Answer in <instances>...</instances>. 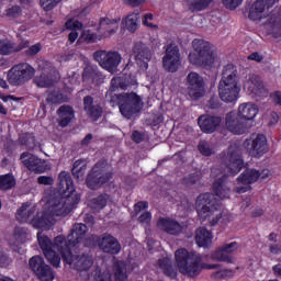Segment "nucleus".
Instances as JSON below:
<instances>
[{
	"instance_id": "obj_1",
	"label": "nucleus",
	"mask_w": 281,
	"mask_h": 281,
	"mask_svg": "<svg viewBox=\"0 0 281 281\" xmlns=\"http://www.w3.org/2000/svg\"><path fill=\"white\" fill-rule=\"evenodd\" d=\"M58 190L59 193L47 202L48 213L53 216H67L74 205L80 201V196L75 193L74 180H71L69 172L61 171L59 173Z\"/></svg>"
},
{
	"instance_id": "obj_2",
	"label": "nucleus",
	"mask_w": 281,
	"mask_h": 281,
	"mask_svg": "<svg viewBox=\"0 0 281 281\" xmlns=\"http://www.w3.org/2000/svg\"><path fill=\"white\" fill-rule=\"evenodd\" d=\"M224 161L226 164V170L221 172V169H212V177L216 179L213 183V190L218 199H229L232 192L227 184H225V175H238L243 170V158H240V147L233 144L228 147L226 154H224Z\"/></svg>"
},
{
	"instance_id": "obj_3",
	"label": "nucleus",
	"mask_w": 281,
	"mask_h": 281,
	"mask_svg": "<svg viewBox=\"0 0 281 281\" xmlns=\"http://www.w3.org/2000/svg\"><path fill=\"white\" fill-rule=\"evenodd\" d=\"M37 243L47 262L57 269L60 267V256L64 262H67L71 255V247H75L69 244V236L65 238L63 235H58L54 238V241H52L47 235L38 233Z\"/></svg>"
},
{
	"instance_id": "obj_4",
	"label": "nucleus",
	"mask_w": 281,
	"mask_h": 281,
	"mask_svg": "<svg viewBox=\"0 0 281 281\" xmlns=\"http://www.w3.org/2000/svg\"><path fill=\"white\" fill-rule=\"evenodd\" d=\"M178 270L183 276L194 278L203 271V269H216L218 265H210L203 262V256L199 252L188 251L186 248H180L175 252Z\"/></svg>"
},
{
	"instance_id": "obj_5",
	"label": "nucleus",
	"mask_w": 281,
	"mask_h": 281,
	"mask_svg": "<svg viewBox=\"0 0 281 281\" xmlns=\"http://www.w3.org/2000/svg\"><path fill=\"white\" fill-rule=\"evenodd\" d=\"M258 115V108L254 103H241L238 113L231 112L226 115V128L234 135H243L251 128L250 122Z\"/></svg>"
},
{
	"instance_id": "obj_6",
	"label": "nucleus",
	"mask_w": 281,
	"mask_h": 281,
	"mask_svg": "<svg viewBox=\"0 0 281 281\" xmlns=\"http://www.w3.org/2000/svg\"><path fill=\"white\" fill-rule=\"evenodd\" d=\"M194 52L189 55V61L195 67H204V69H213L218 65V54L216 48L210 42L204 40L193 41Z\"/></svg>"
},
{
	"instance_id": "obj_7",
	"label": "nucleus",
	"mask_w": 281,
	"mask_h": 281,
	"mask_svg": "<svg viewBox=\"0 0 281 281\" xmlns=\"http://www.w3.org/2000/svg\"><path fill=\"white\" fill-rule=\"evenodd\" d=\"M238 70L233 64H227L222 70V79L218 83V95L222 102H236L240 93L237 80Z\"/></svg>"
},
{
	"instance_id": "obj_8",
	"label": "nucleus",
	"mask_w": 281,
	"mask_h": 281,
	"mask_svg": "<svg viewBox=\"0 0 281 281\" xmlns=\"http://www.w3.org/2000/svg\"><path fill=\"white\" fill-rule=\"evenodd\" d=\"M195 210L200 221H209L211 225H216L223 218L221 203L212 193H202L195 200Z\"/></svg>"
},
{
	"instance_id": "obj_9",
	"label": "nucleus",
	"mask_w": 281,
	"mask_h": 281,
	"mask_svg": "<svg viewBox=\"0 0 281 281\" xmlns=\"http://www.w3.org/2000/svg\"><path fill=\"white\" fill-rule=\"evenodd\" d=\"M110 168L111 167L109 166V164H106V161L97 162L87 178L88 188H90L91 190H98L99 188H102L104 183L110 181L111 177H113Z\"/></svg>"
},
{
	"instance_id": "obj_10",
	"label": "nucleus",
	"mask_w": 281,
	"mask_h": 281,
	"mask_svg": "<svg viewBox=\"0 0 281 281\" xmlns=\"http://www.w3.org/2000/svg\"><path fill=\"white\" fill-rule=\"evenodd\" d=\"M142 106H144L142 98L135 92L119 95V109L123 117H132Z\"/></svg>"
},
{
	"instance_id": "obj_11",
	"label": "nucleus",
	"mask_w": 281,
	"mask_h": 281,
	"mask_svg": "<svg viewBox=\"0 0 281 281\" xmlns=\"http://www.w3.org/2000/svg\"><path fill=\"white\" fill-rule=\"evenodd\" d=\"M34 77V69L29 64H19L13 66L8 72V82L13 87H19L32 80Z\"/></svg>"
},
{
	"instance_id": "obj_12",
	"label": "nucleus",
	"mask_w": 281,
	"mask_h": 281,
	"mask_svg": "<svg viewBox=\"0 0 281 281\" xmlns=\"http://www.w3.org/2000/svg\"><path fill=\"white\" fill-rule=\"evenodd\" d=\"M93 58L102 69H105L110 74H115L117 67H120V63H122V55L117 52L97 50L93 54Z\"/></svg>"
},
{
	"instance_id": "obj_13",
	"label": "nucleus",
	"mask_w": 281,
	"mask_h": 281,
	"mask_svg": "<svg viewBox=\"0 0 281 281\" xmlns=\"http://www.w3.org/2000/svg\"><path fill=\"white\" fill-rule=\"evenodd\" d=\"M162 66L166 71L175 74L181 67V53L179 46L170 44L166 48V53L162 57Z\"/></svg>"
},
{
	"instance_id": "obj_14",
	"label": "nucleus",
	"mask_w": 281,
	"mask_h": 281,
	"mask_svg": "<svg viewBox=\"0 0 281 281\" xmlns=\"http://www.w3.org/2000/svg\"><path fill=\"white\" fill-rule=\"evenodd\" d=\"M30 268L41 281H54V270L49 265L45 263V259L41 256H34L29 261Z\"/></svg>"
},
{
	"instance_id": "obj_15",
	"label": "nucleus",
	"mask_w": 281,
	"mask_h": 281,
	"mask_svg": "<svg viewBox=\"0 0 281 281\" xmlns=\"http://www.w3.org/2000/svg\"><path fill=\"white\" fill-rule=\"evenodd\" d=\"M187 89L188 94L192 100L203 98V95H205V81H203V77H201L198 72H190L187 76Z\"/></svg>"
},
{
	"instance_id": "obj_16",
	"label": "nucleus",
	"mask_w": 281,
	"mask_h": 281,
	"mask_svg": "<svg viewBox=\"0 0 281 281\" xmlns=\"http://www.w3.org/2000/svg\"><path fill=\"white\" fill-rule=\"evenodd\" d=\"M278 3V0H257L249 11V19L251 21H262L271 14V9Z\"/></svg>"
},
{
	"instance_id": "obj_17",
	"label": "nucleus",
	"mask_w": 281,
	"mask_h": 281,
	"mask_svg": "<svg viewBox=\"0 0 281 281\" xmlns=\"http://www.w3.org/2000/svg\"><path fill=\"white\" fill-rule=\"evenodd\" d=\"M244 146L252 157H262L267 153V136L262 134H252L245 143Z\"/></svg>"
},
{
	"instance_id": "obj_18",
	"label": "nucleus",
	"mask_w": 281,
	"mask_h": 281,
	"mask_svg": "<svg viewBox=\"0 0 281 281\" xmlns=\"http://www.w3.org/2000/svg\"><path fill=\"white\" fill-rule=\"evenodd\" d=\"M20 159L23 166H25L27 170L34 172L35 175H43V172L47 170V162L34 154L25 151L21 154Z\"/></svg>"
},
{
	"instance_id": "obj_19",
	"label": "nucleus",
	"mask_w": 281,
	"mask_h": 281,
	"mask_svg": "<svg viewBox=\"0 0 281 281\" xmlns=\"http://www.w3.org/2000/svg\"><path fill=\"white\" fill-rule=\"evenodd\" d=\"M66 263L77 271H89L93 267V256L90 252H82L76 256L71 254Z\"/></svg>"
},
{
	"instance_id": "obj_20",
	"label": "nucleus",
	"mask_w": 281,
	"mask_h": 281,
	"mask_svg": "<svg viewBox=\"0 0 281 281\" xmlns=\"http://www.w3.org/2000/svg\"><path fill=\"white\" fill-rule=\"evenodd\" d=\"M133 56L136 65H138L140 69H148V63H150V58H153V53L146 44L137 42L133 47Z\"/></svg>"
},
{
	"instance_id": "obj_21",
	"label": "nucleus",
	"mask_w": 281,
	"mask_h": 281,
	"mask_svg": "<svg viewBox=\"0 0 281 281\" xmlns=\"http://www.w3.org/2000/svg\"><path fill=\"white\" fill-rule=\"evenodd\" d=\"M258 179H260V171L256 170V169H246L238 178H237V183L240 186H245V187H237L235 189V192H237V194H243L245 192H247V190H250L251 183H256V181H258Z\"/></svg>"
},
{
	"instance_id": "obj_22",
	"label": "nucleus",
	"mask_w": 281,
	"mask_h": 281,
	"mask_svg": "<svg viewBox=\"0 0 281 281\" xmlns=\"http://www.w3.org/2000/svg\"><path fill=\"white\" fill-rule=\"evenodd\" d=\"M31 225L35 227V229H52L54 226V216H52L49 212H38L31 221Z\"/></svg>"
},
{
	"instance_id": "obj_23",
	"label": "nucleus",
	"mask_w": 281,
	"mask_h": 281,
	"mask_svg": "<svg viewBox=\"0 0 281 281\" xmlns=\"http://www.w3.org/2000/svg\"><path fill=\"white\" fill-rule=\"evenodd\" d=\"M221 122H223V119L210 114L202 115L198 120L199 126L203 133H214L217 126H221Z\"/></svg>"
},
{
	"instance_id": "obj_24",
	"label": "nucleus",
	"mask_w": 281,
	"mask_h": 281,
	"mask_svg": "<svg viewBox=\"0 0 281 281\" xmlns=\"http://www.w3.org/2000/svg\"><path fill=\"white\" fill-rule=\"evenodd\" d=\"M157 227L161 229V232H166L167 234H171L172 236H177L183 232V226L179 224V222L171 218H159L157 223Z\"/></svg>"
},
{
	"instance_id": "obj_25",
	"label": "nucleus",
	"mask_w": 281,
	"mask_h": 281,
	"mask_svg": "<svg viewBox=\"0 0 281 281\" xmlns=\"http://www.w3.org/2000/svg\"><path fill=\"white\" fill-rule=\"evenodd\" d=\"M36 213V205L32 203H24L16 211L15 217L19 223H30L34 220V214Z\"/></svg>"
},
{
	"instance_id": "obj_26",
	"label": "nucleus",
	"mask_w": 281,
	"mask_h": 281,
	"mask_svg": "<svg viewBox=\"0 0 281 281\" xmlns=\"http://www.w3.org/2000/svg\"><path fill=\"white\" fill-rule=\"evenodd\" d=\"M99 247L105 254H113V255L117 254L122 249L117 239H115V237L111 235H104L99 241Z\"/></svg>"
},
{
	"instance_id": "obj_27",
	"label": "nucleus",
	"mask_w": 281,
	"mask_h": 281,
	"mask_svg": "<svg viewBox=\"0 0 281 281\" xmlns=\"http://www.w3.org/2000/svg\"><path fill=\"white\" fill-rule=\"evenodd\" d=\"M245 91L248 93H252L254 95H258L259 98H266L267 89L262 82L258 81L255 77H249L244 83Z\"/></svg>"
},
{
	"instance_id": "obj_28",
	"label": "nucleus",
	"mask_w": 281,
	"mask_h": 281,
	"mask_svg": "<svg viewBox=\"0 0 281 281\" xmlns=\"http://www.w3.org/2000/svg\"><path fill=\"white\" fill-rule=\"evenodd\" d=\"M30 45V42L24 41L19 46H15L14 43L10 40H0V55L1 56H10V54H14V52H21V49H25Z\"/></svg>"
},
{
	"instance_id": "obj_29",
	"label": "nucleus",
	"mask_w": 281,
	"mask_h": 281,
	"mask_svg": "<svg viewBox=\"0 0 281 281\" xmlns=\"http://www.w3.org/2000/svg\"><path fill=\"white\" fill-rule=\"evenodd\" d=\"M87 225L80 223L76 224L71 233L68 235V243L71 247H76V245L82 243V238H85V235L87 234Z\"/></svg>"
},
{
	"instance_id": "obj_30",
	"label": "nucleus",
	"mask_w": 281,
	"mask_h": 281,
	"mask_svg": "<svg viewBox=\"0 0 281 281\" xmlns=\"http://www.w3.org/2000/svg\"><path fill=\"white\" fill-rule=\"evenodd\" d=\"M83 106L87 115H89L93 122H95L99 117H102V108L93 103L92 97H85Z\"/></svg>"
},
{
	"instance_id": "obj_31",
	"label": "nucleus",
	"mask_w": 281,
	"mask_h": 281,
	"mask_svg": "<svg viewBox=\"0 0 281 281\" xmlns=\"http://www.w3.org/2000/svg\"><path fill=\"white\" fill-rule=\"evenodd\" d=\"M58 114V125L65 128V126H69L71 120H74V108L69 105H61L57 110Z\"/></svg>"
},
{
	"instance_id": "obj_32",
	"label": "nucleus",
	"mask_w": 281,
	"mask_h": 281,
	"mask_svg": "<svg viewBox=\"0 0 281 281\" xmlns=\"http://www.w3.org/2000/svg\"><path fill=\"white\" fill-rule=\"evenodd\" d=\"M212 238V233L207 228H198L195 232V243L200 247H210Z\"/></svg>"
},
{
	"instance_id": "obj_33",
	"label": "nucleus",
	"mask_w": 281,
	"mask_h": 281,
	"mask_svg": "<svg viewBox=\"0 0 281 281\" xmlns=\"http://www.w3.org/2000/svg\"><path fill=\"white\" fill-rule=\"evenodd\" d=\"M120 27V20L103 19L100 22V30L104 32V36H111V34L117 32Z\"/></svg>"
},
{
	"instance_id": "obj_34",
	"label": "nucleus",
	"mask_w": 281,
	"mask_h": 281,
	"mask_svg": "<svg viewBox=\"0 0 281 281\" xmlns=\"http://www.w3.org/2000/svg\"><path fill=\"white\" fill-rule=\"evenodd\" d=\"M158 267L165 276H168L169 278H177V269L172 267V259L168 257L159 259Z\"/></svg>"
},
{
	"instance_id": "obj_35",
	"label": "nucleus",
	"mask_w": 281,
	"mask_h": 281,
	"mask_svg": "<svg viewBox=\"0 0 281 281\" xmlns=\"http://www.w3.org/2000/svg\"><path fill=\"white\" fill-rule=\"evenodd\" d=\"M210 258H211V260H214L215 262H227L229 265H232V262H234V257H232L231 255H227V252L225 251V249L223 247H220L218 249L213 251L211 254Z\"/></svg>"
},
{
	"instance_id": "obj_36",
	"label": "nucleus",
	"mask_w": 281,
	"mask_h": 281,
	"mask_svg": "<svg viewBox=\"0 0 281 281\" xmlns=\"http://www.w3.org/2000/svg\"><path fill=\"white\" fill-rule=\"evenodd\" d=\"M66 27L72 31L68 35L70 43H76V38H78V32L76 30H81L82 23L78 22V20H69L66 22Z\"/></svg>"
},
{
	"instance_id": "obj_37",
	"label": "nucleus",
	"mask_w": 281,
	"mask_h": 281,
	"mask_svg": "<svg viewBox=\"0 0 281 281\" xmlns=\"http://www.w3.org/2000/svg\"><path fill=\"white\" fill-rule=\"evenodd\" d=\"M87 172V160L79 159L74 162L72 175L76 179H82Z\"/></svg>"
},
{
	"instance_id": "obj_38",
	"label": "nucleus",
	"mask_w": 281,
	"mask_h": 281,
	"mask_svg": "<svg viewBox=\"0 0 281 281\" xmlns=\"http://www.w3.org/2000/svg\"><path fill=\"white\" fill-rule=\"evenodd\" d=\"M128 32H136L139 29V13H131L125 19Z\"/></svg>"
},
{
	"instance_id": "obj_39",
	"label": "nucleus",
	"mask_w": 281,
	"mask_h": 281,
	"mask_svg": "<svg viewBox=\"0 0 281 281\" xmlns=\"http://www.w3.org/2000/svg\"><path fill=\"white\" fill-rule=\"evenodd\" d=\"M14 186H16L14 176L10 173L0 176V190H11Z\"/></svg>"
},
{
	"instance_id": "obj_40",
	"label": "nucleus",
	"mask_w": 281,
	"mask_h": 281,
	"mask_svg": "<svg viewBox=\"0 0 281 281\" xmlns=\"http://www.w3.org/2000/svg\"><path fill=\"white\" fill-rule=\"evenodd\" d=\"M111 201V196L109 194L99 195L97 199L92 200L91 207L92 210H103L106 207V203Z\"/></svg>"
},
{
	"instance_id": "obj_41",
	"label": "nucleus",
	"mask_w": 281,
	"mask_h": 281,
	"mask_svg": "<svg viewBox=\"0 0 281 281\" xmlns=\"http://www.w3.org/2000/svg\"><path fill=\"white\" fill-rule=\"evenodd\" d=\"M198 150L203 155L204 157H212L216 153L214 147L206 140H201L198 145Z\"/></svg>"
},
{
	"instance_id": "obj_42",
	"label": "nucleus",
	"mask_w": 281,
	"mask_h": 281,
	"mask_svg": "<svg viewBox=\"0 0 281 281\" xmlns=\"http://www.w3.org/2000/svg\"><path fill=\"white\" fill-rule=\"evenodd\" d=\"M114 281H126V265L123 261L116 263Z\"/></svg>"
},
{
	"instance_id": "obj_43",
	"label": "nucleus",
	"mask_w": 281,
	"mask_h": 281,
	"mask_svg": "<svg viewBox=\"0 0 281 281\" xmlns=\"http://www.w3.org/2000/svg\"><path fill=\"white\" fill-rule=\"evenodd\" d=\"M126 87H128V83L126 82V79L124 77H114L111 80L110 91H117V89H126Z\"/></svg>"
},
{
	"instance_id": "obj_44",
	"label": "nucleus",
	"mask_w": 281,
	"mask_h": 281,
	"mask_svg": "<svg viewBox=\"0 0 281 281\" xmlns=\"http://www.w3.org/2000/svg\"><path fill=\"white\" fill-rule=\"evenodd\" d=\"M94 280L95 281H113V278L111 276V271L108 269H100L97 268L94 271Z\"/></svg>"
},
{
	"instance_id": "obj_45",
	"label": "nucleus",
	"mask_w": 281,
	"mask_h": 281,
	"mask_svg": "<svg viewBox=\"0 0 281 281\" xmlns=\"http://www.w3.org/2000/svg\"><path fill=\"white\" fill-rule=\"evenodd\" d=\"M35 83L37 87L45 89L47 87H52V85H54V80L44 74L35 79Z\"/></svg>"
},
{
	"instance_id": "obj_46",
	"label": "nucleus",
	"mask_w": 281,
	"mask_h": 281,
	"mask_svg": "<svg viewBox=\"0 0 281 281\" xmlns=\"http://www.w3.org/2000/svg\"><path fill=\"white\" fill-rule=\"evenodd\" d=\"M214 280H229V278H234V270L224 269L213 273Z\"/></svg>"
},
{
	"instance_id": "obj_47",
	"label": "nucleus",
	"mask_w": 281,
	"mask_h": 281,
	"mask_svg": "<svg viewBox=\"0 0 281 281\" xmlns=\"http://www.w3.org/2000/svg\"><path fill=\"white\" fill-rule=\"evenodd\" d=\"M201 181V173L196 172L193 175H189L183 179L184 186H188V188H192V186H196Z\"/></svg>"
},
{
	"instance_id": "obj_48",
	"label": "nucleus",
	"mask_w": 281,
	"mask_h": 281,
	"mask_svg": "<svg viewBox=\"0 0 281 281\" xmlns=\"http://www.w3.org/2000/svg\"><path fill=\"white\" fill-rule=\"evenodd\" d=\"M212 1L213 0H192L191 5L193 10L200 12L201 10H205V8H207Z\"/></svg>"
},
{
	"instance_id": "obj_49",
	"label": "nucleus",
	"mask_w": 281,
	"mask_h": 281,
	"mask_svg": "<svg viewBox=\"0 0 281 281\" xmlns=\"http://www.w3.org/2000/svg\"><path fill=\"white\" fill-rule=\"evenodd\" d=\"M46 101L48 104H63V102H67V98L60 93L49 94Z\"/></svg>"
},
{
	"instance_id": "obj_50",
	"label": "nucleus",
	"mask_w": 281,
	"mask_h": 281,
	"mask_svg": "<svg viewBox=\"0 0 281 281\" xmlns=\"http://www.w3.org/2000/svg\"><path fill=\"white\" fill-rule=\"evenodd\" d=\"M63 0H40V3L46 12H49V10H54L58 3H60Z\"/></svg>"
},
{
	"instance_id": "obj_51",
	"label": "nucleus",
	"mask_w": 281,
	"mask_h": 281,
	"mask_svg": "<svg viewBox=\"0 0 281 281\" xmlns=\"http://www.w3.org/2000/svg\"><path fill=\"white\" fill-rule=\"evenodd\" d=\"M155 16L151 13H146L143 19V25L150 30H157V24L153 23Z\"/></svg>"
},
{
	"instance_id": "obj_52",
	"label": "nucleus",
	"mask_w": 281,
	"mask_h": 281,
	"mask_svg": "<svg viewBox=\"0 0 281 281\" xmlns=\"http://www.w3.org/2000/svg\"><path fill=\"white\" fill-rule=\"evenodd\" d=\"M27 236V231L23 227H15L14 229V238L18 243H23Z\"/></svg>"
},
{
	"instance_id": "obj_53",
	"label": "nucleus",
	"mask_w": 281,
	"mask_h": 281,
	"mask_svg": "<svg viewBox=\"0 0 281 281\" xmlns=\"http://www.w3.org/2000/svg\"><path fill=\"white\" fill-rule=\"evenodd\" d=\"M21 7L19 5H13L7 10V16H9L10 19H19V16H21Z\"/></svg>"
},
{
	"instance_id": "obj_54",
	"label": "nucleus",
	"mask_w": 281,
	"mask_h": 281,
	"mask_svg": "<svg viewBox=\"0 0 281 281\" xmlns=\"http://www.w3.org/2000/svg\"><path fill=\"white\" fill-rule=\"evenodd\" d=\"M222 3L227 10H236L243 3V0H222Z\"/></svg>"
},
{
	"instance_id": "obj_55",
	"label": "nucleus",
	"mask_w": 281,
	"mask_h": 281,
	"mask_svg": "<svg viewBox=\"0 0 281 281\" xmlns=\"http://www.w3.org/2000/svg\"><path fill=\"white\" fill-rule=\"evenodd\" d=\"M37 183H40V186H54V178L50 176H40Z\"/></svg>"
},
{
	"instance_id": "obj_56",
	"label": "nucleus",
	"mask_w": 281,
	"mask_h": 281,
	"mask_svg": "<svg viewBox=\"0 0 281 281\" xmlns=\"http://www.w3.org/2000/svg\"><path fill=\"white\" fill-rule=\"evenodd\" d=\"M222 248L224 249V251L229 255V254H234V251L238 250V243L233 241L231 244H226L224 246H222Z\"/></svg>"
},
{
	"instance_id": "obj_57",
	"label": "nucleus",
	"mask_w": 281,
	"mask_h": 281,
	"mask_svg": "<svg viewBox=\"0 0 281 281\" xmlns=\"http://www.w3.org/2000/svg\"><path fill=\"white\" fill-rule=\"evenodd\" d=\"M11 262L12 261L8 258V255H5V252L0 248V267H10Z\"/></svg>"
},
{
	"instance_id": "obj_58",
	"label": "nucleus",
	"mask_w": 281,
	"mask_h": 281,
	"mask_svg": "<svg viewBox=\"0 0 281 281\" xmlns=\"http://www.w3.org/2000/svg\"><path fill=\"white\" fill-rule=\"evenodd\" d=\"M43 49V46L41 44H34L26 50L27 56H36L41 50Z\"/></svg>"
},
{
	"instance_id": "obj_59",
	"label": "nucleus",
	"mask_w": 281,
	"mask_h": 281,
	"mask_svg": "<svg viewBox=\"0 0 281 281\" xmlns=\"http://www.w3.org/2000/svg\"><path fill=\"white\" fill-rule=\"evenodd\" d=\"M123 3L131 8H139V5H144V3H146V0H123Z\"/></svg>"
},
{
	"instance_id": "obj_60",
	"label": "nucleus",
	"mask_w": 281,
	"mask_h": 281,
	"mask_svg": "<svg viewBox=\"0 0 281 281\" xmlns=\"http://www.w3.org/2000/svg\"><path fill=\"white\" fill-rule=\"evenodd\" d=\"M82 38L85 41H88V43H95V34L91 33V31H85L82 34H81Z\"/></svg>"
},
{
	"instance_id": "obj_61",
	"label": "nucleus",
	"mask_w": 281,
	"mask_h": 281,
	"mask_svg": "<svg viewBox=\"0 0 281 281\" xmlns=\"http://www.w3.org/2000/svg\"><path fill=\"white\" fill-rule=\"evenodd\" d=\"M271 100L281 106V91H277L270 94Z\"/></svg>"
},
{
	"instance_id": "obj_62",
	"label": "nucleus",
	"mask_w": 281,
	"mask_h": 281,
	"mask_svg": "<svg viewBox=\"0 0 281 281\" xmlns=\"http://www.w3.org/2000/svg\"><path fill=\"white\" fill-rule=\"evenodd\" d=\"M132 139L133 142H135L136 144H140V142L144 140V134L135 131L133 134H132Z\"/></svg>"
},
{
	"instance_id": "obj_63",
	"label": "nucleus",
	"mask_w": 281,
	"mask_h": 281,
	"mask_svg": "<svg viewBox=\"0 0 281 281\" xmlns=\"http://www.w3.org/2000/svg\"><path fill=\"white\" fill-rule=\"evenodd\" d=\"M150 218H151L150 213H149V212H145V213H143V214L138 217V221H139V223L148 224V223H150Z\"/></svg>"
},
{
	"instance_id": "obj_64",
	"label": "nucleus",
	"mask_w": 281,
	"mask_h": 281,
	"mask_svg": "<svg viewBox=\"0 0 281 281\" xmlns=\"http://www.w3.org/2000/svg\"><path fill=\"white\" fill-rule=\"evenodd\" d=\"M146 207H148V202H138L134 206L136 214H139V212H142L143 210H146Z\"/></svg>"
}]
</instances>
